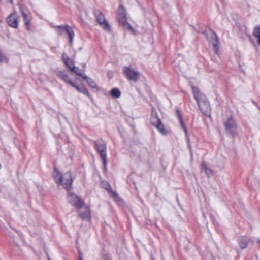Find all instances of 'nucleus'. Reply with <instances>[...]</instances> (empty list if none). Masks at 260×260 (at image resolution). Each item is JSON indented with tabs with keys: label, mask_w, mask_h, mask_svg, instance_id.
Instances as JSON below:
<instances>
[{
	"label": "nucleus",
	"mask_w": 260,
	"mask_h": 260,
	"mask_svg": "<svg viewBox=\"0 0 260 260\" xmlns=\"http://www.w3.org/2000/svg\"><path fill=\"white\" fill-rule=\"evenodd\" d=\"M79 92L86 95L87 96H88L89 98L90 96L89 91H88L87 88L84 86H83V85L81 86V90Z\"/></svg>",
	"instance_id": "nucleus-26"
},
{
	"label": "nucleus",
	"mask_w": 260,
	"mask_h": 260,
	"mask_svg": "<svg viewBox=\"0 0 260 260\" xmlns=\"http://www.w3.org/2000/svg\"><path fill=\"white\" fill-rule=\"evenodd\" d=\"M188 148H189V150H190V155H191V156H192V155H193V153H192V148H191V145H190V143L188 144Z\"/></svg>",
	"instance_id": "nucleus-29"
},
{
	"label": "nucleus",
	"mask_w": 260,
	"mask_h": 260,
	"mask_svg": "<svg viewBox=\"0 0 260 260\" xmlns=\"http://www.w3.org/2000/svg\"><path fill=\"white\" fill-rule=\"evenodd\" d=\"M258 243L259 244V248H260V238L257 241Z\"/></svg>",
	"instance_id": "nucleus-32"
},
{
	"label": "nucleus",
	"mask_w": 260,
	"mask_h": 260,
	"mask_svg": "<svg viewBox=\"0 0 260 260\" xmlns=\"http://www.w3.org/2000/svg\"><path fill=\"white\" fill-rule=\"evenodd\" d=\"M70 85L75 88L78 91L80 92L81 88V86L78 85L76 83L73 81Z\"/></svg>",
	"instance_id": "nucleus-27"
},
{
	"label": "nucleus",
	"mask_w": 260,
	"mask_h": 260,
	"mask_svg": "<svg viewBox=\"0 0 260 260\" xmlns=\"http://www.w3.org/2000/svg\"><path fill=\"white\" fill-rule=\"evenodd\" d=\"M150 120L152 125L155 127L162 135H167V132L166 130L164 125L159 118L156 111L153 109L152 110Z\"/></svg>",
	"instance_id": "nucleus-3"
},
{
	"label": "nucleus",
	"mask_w": 260,
	"mask_h": 260,
	"mask_svg": "<svg viewBox=\"0 0 260 260\" xmlns=\"http://www.w3.org/2000/svg\"><path fill=\"white\" fill-rule=\"evenodd\" d=\"M55 28V31L58 36H62L67 33L69 37V43L71 45L73 43L75 34L73 28L68 25H57L53 27Z\"/></svg>",
	"instance_id": "nucleus-4"
},
{
	"label": "nucleus",
	"mask_w": 260,
	"mask_h": 260,
	"mask_svg": "<svg viewBox=\"0 0 260 260\" xmlns=\"http://www.w3.org/2000/svg\"><path fill=\"white\" fill-rule=\"evenodd\" d=\"M70 85L75 88L78 91L80 92L81 88V86L78 85L76 83L73 81Z\"/></svg>",
	"instance_id": "nucleus-28"
},
{
	"label": "nucleus",
	"mask_w": 260,
	"mask_h": 260,
	"mask_svg": "<svg viewBox=\"0 0 260 260\" xmlns=\"http://www.w3.org/2000/svg\"><path fill=\"white\" fill-rule=\"evenodd\" d=\"M201 169L205 171V173L208 177H210L213 174L212 170L209 168L206 162H202L201 165Z\"/></svg>",
	"instance_id": "nucleus-19"
},
{
	"label": "nucleus",
	"mask_w": 260,
	"mask_h": 260,
	"mask_svg": "<svg viewBox=\"0 0 260 260\" xmlns=\"http://www.w3.org/2000/svg\"><path fill=\"white\" fill-rule=\"evenodd\" d=\"M48 260H51V259H50V258H48Z\"/></svg>",
	"instance_id": "nucleus-34"
},
{
	"label": "nucleus",
	"mask_w": 260,
	"mask_h": 260,
	"mask_svg": "<svg viewBox=\"0 0 260 260\" xmlns=\"http://www.w3.org/2000/svg\"><path fill=\"white\" fill-rule=\"evenodd\" d=\"M249 239L244 236H241L238 239L239 246L241 250L247 247Z\"/></svg>",
	"instance_id": "nucleus-16"
},
{
	"label": "nucleus",
	"mask_w": 260,
	"mask_h": 260,
	"mask_svg": "<svg viewBox=\"0 0 260 260\" xmlns=\"http://www.w3.org/2000/svg\"><path fill=\"white\" fill-rule=\"evenodd\" d=\"M224 127L225 129L233 137L236 135L235 129L237 126L235 121L233 117L231 116L228 118L224 123Z\"/></svg>",
	"instance_id": "nucleus-8"
},
{
	"label": "nucleus",
	"mask_w": 260,
	"mask_h": 260,
	"mask_svg": "<svg viewBox=\"0 0 260 260\" xmlns=\"http://www.w3.org/2000/svg\"><path fill=\"white\" fill-rule=\"evenodd\" d=\"M199 107L203 114L206 116H209L210 115L211 108L209 101L201 104V105H200V106H199Z\"/></svg>",
	"instance_id": "nucleus-14"
},
{
	"label": "nucleus",
	"mask_w": 260,
	"mask_h": 260,
	"mask_svg": "<svg viewBox=\"0 0 260 260\" xmlns=\"http://www.w3.org/2000/svg\"><path fill=\"white\" fill-rule=\"evenodd\" d=\"M57 76L66 83L70 84L73 81L65 71H59L57 73Z\"/></svg>",
	"instance_id": "nucleus-15"
},
{
	"label": "nucleus",
	"mask_w": 260,
	"mask_h": 260,
	"mask_svg": "<svg viewBox=\"0 0 260 260\" xmlns=\"http://www.w3.org/2000/svg\"><path fill=\"white\" fill-rule=\"evenodd\" d=\"M95 148L99 153L103 164V169L104 171L107 170V165L108 163L107 157V144L102 139H99L93 141Z\"/></svg>",
	"instance_id": "nucleus-2"
},
{
	"label": "nucleus",
	"mask_w": 260,
	"mask_h": 260,
	"mask_svg": "<svg viewBox=\"0 0 260 260\" xmlns=\"http://www.w3.org/2000/svg\"><path fill=\"white\" fill-rule=\"evenodd\" d=\"M19 8L20 11L23 16L24 23L25 25H26V26H27L28 28L29 26L30 25V22H29V20L28 17V15L26 13L25 11L24 10L23 6L22 5H20Z\"/></svg>",
	"instance_id": "nucleus-18"
},
{
	"label": "nucleus",
	"mask_w": 260,
	"mask_h": 260,
	"mask_svg": "<svg viewBox=\"0 0 260 260\" xmlns=\"http://www.w3.org/2000/svg\"><path fill=\"white\" fill-rule=\"evenodd\" d=\"M83 79L85 80L89 85L92 88H98V86L96 82L91 78L88 77L85 75V76H83Z\"/></svg>",
	"instance_id": "nucleus-20"
},
{
	"label": "nucleus",
	"mask_w": 260,
	"mask_h": 260,
	"mask_svg": "<svg viewBox=\"0 0 260 260\" xmlns=\"http://www.w3.org/2000/svg\"><path fill=\"white\" fill-rule=\"evenodd\" d=\"M68 200L71 204L77 209L83 207V205L85 203L79 196L74 193H70L68 197Z\"/></svg>",
	"instance_id": "nucleus-11"
},
{
	"label": "nucleus",
	"mask_w": 260,
	"mask_h": 260,
	"mask_svg": "<svg viewBox=\"0 0 260 260\" xmlns=\"http://www.w3.org/2000/svg\"><path fill=\"white\" fill-rule=\"evenodd\" d=\"M72 71L74 72L77 75L82 77L83 78L84 76H85V74H83L81 72V70L76 66H74V67H73Z\"/></svg>",
	"instance_id": "nucleus-25"
},
{
	"label": "nucleus",
	"mask_w": 260,
	"mask_h": 260,
	"mask_svg": "<svg viewBox=\"0 0 260 260\" xmlns=\"http://www.w3.org/2000/svg\"><path fill=\"white\" fill-rule=\"evenodd\" d=\"M78 209L79 215L83 219L86 220L90 219L91 216L89 208L85 203L83 205V207Z\"/></svg>",
	"instance_id": "nucleus-12"
},
{
	"label": "nucleus",
	"mask_w": 260,
	"mask_h": 260,
	"mask_svg": "<svg viewBox=\"0 0 260 260\" xmlns=\"http://www.w3.org/2000/svg\"><path fill=\"white\" fill-rule=\"evenodd\" d=\"M94 14L96 18V21L99 24L106 30L110 31L111 27L106 20L105 17L103 13L100 10H96L94 11Z\"/></svg>",
	"instance_id": "nucleus-6"
},
{
	"label": "nucleus",
	"mask_w": 260,
	"mask_h": 260,
	"mask_svg": "<svg viewBox=\"0 0 260 260\" xmlns=\"http://www.w3.org/2000/svg\"><path fill=\"white\" fill-rule=\"evenodd\" d=\"M79 260H83L82 253L80 251H79Z\"/></svg>",
	"instance_id": "nucleus-31"
},
{
	"label": "nucleus",
	"mask_w": 260,
	"mask_h": 260,
	"mask_svg": "<svg viewBox=\"0 0 260 260\" xmlns=\"http://www.w3.org/2000/svg\"><path fill=\"white\" fill-rule=\"evenodd\" d=\"M52 175L55 182L57 184L61 183L63 188L68 191L72 189L74 179L72 177L71 172H67L63 175H61L59 170L55 168L53 172Z\"/></svg>",
	"instance_id": "nucleus-1"
},
{
	"label": "nucleus",
	"mask_w": 260,
	"mask_h": 260,
	"mask_svg": "<svg viewBox=\"0 0 260 260\" xmlns=\"http://www.w3.org/2000/svg\"><path fill=\"white\" fill-rule=\"evenodd\" d=\"M117 19L119 23L126 29H133L132 26L127 21L125 10L123 5H120L117 12Z\"/></svg>",
	"instance_id": "nucleus-5"
},
{
	"label": "nucleus",
	"mask_w": 260,
	"mask_h": 260,
	"mask_svg": "<svg viewBox=\"0 0 260 260\" xmlns=\"http://www.w3.org/2000/svg\"><path fill=\"white\" fill-rule=\"evenodd\" d=\"M253 35L257 39V43L260 46V26H256L254 28Z\"/></svg>",
	"instance_id": "nucleus-23"
},
{
	"label": "nucleus",
	"mask_w": 260,
	"mask_h": 260,
	"mask_svg": "<svg viewBox=\"0 0 260 260\" xmlns=\"http://www.w3.org/2000/svg\"><path fill=\"white\" fill-rule=\"evenodd\" d=\"M64 55H66V54L63 53L62 57L64 61V63L67 66V67H68L71 71L72 70L73 67H74L75 66L74 63L72 60L70 59L69 58L67 57V58H66Z\"/></svg>",
	"instance_id": "nucleus-21"
},
{
	"label": "nucleus",
	"mask_w": 260,
	"mask_h": 260,
	"mask_svg": "<svg viewBox=\"0 0 260 260\" xmlns=\"http://www.w3.org/2000/svg\"><path fill=\"white\" fill-rule=\"evenodd\" d=\"M210 37L211 42L213 46V49L217 54L219 52V46L220 45L219 40L216 32L212 29H209L207 32Z\"/></svg>",
	"instance_id": "nucleus-9"
},
{
	"label": "nucleus",
	"mask_w": 260,
	"mask_h": 260,
	"mask_svg": "<svg viewBox=\"0 0 260 260\" xmlns=\"http://www.w3.org/2000/svg\"><path fill=\"white\" fill-rule=\"evenodd\" d=\"M191 88L194 98L197 101L198 106L208 101L206 96L202 93L198 87L192 86Z\"/></svg>",
	"instance_id": "nucleus-7"
},
{
	"label": "nucleus",
	"mask_w": 260,
	"mask_h": 260,
	"mask_svg": "<svg viewBox=\"0 0 260 260\" xmlns=\"http://www.w3.org/2000/svg\"><path fill=\"white\" fill-rule=\"evenodd\" d=\"M185 137L187 138V143H188V144H189V143H190V139H189V135L188 134V132L187 131V134L185 133Z\"/></svg>",
	"instance_id": "nucleus-30"
},
{
	"label": "nucleus",
	"mask_w": 260,
	"mask_h": 260,
	"mask_svg": "<svg viewBox=\"0 0 260 260\" xmlns=\"http://www.w3.org/2000/svg\"><path fill=\"white\" fill-rule=\"evenodd\" d=\"M101 184L103 187L105 189L109 192L112 193L114 195L116 196L117 193L116 192H113L110 184L106 181H103L101 182Z\"/></svg>",
	"instance_id": "nucleus-22"
},
{
	"label": "nucleus",
	"mask_w": 260,
	"mask_h": 260,
	"mask_svg": "<svg viewBox=\"0 0 260 260\" xmlns=\"http://www.w3.org/2000/svg\"><path fill=\"white\" fill-rule=\"evenodd\" d=\"M176 116L177 118L178 119L180 124L181 125V127L183 128L184 133L187 134V128L185 126V124L183 121L182 114L181 111L177 109L176 111Z\"/></svg>",
	"instance_id": "nucleus-17"
},
{
	"label": "nucleus",
	"mask_w": 260,
	"mask_h": 260,
	"mask_svg": "<svg viewBox=\"0 0 260 260\" xmlns=\"http://www.w3.org/2000/svg\"><path fill=\"white\" fill-rule=\"evenodd\" d=\"M8 25L14 28H17L18 26V17L15 14H12L7 18Z\"/></svg>",
	"instance_id": "nucleus-13"
},
{
	"label": "nucleus",
	"mask_w": 260,
	"mask_h": 260,
	"mask_svg": "<svg viewBox=\"0 0 260 260\" xmlns=\"http://www.w3.org/2000/svg\"><path fill=\"white\" fill-rule=\"evenodd\" d=\"M124 73L126 77L129 80L136 82L139 78V73L132 69L130 67H125L124 68Z\"/></svg>",
	"instance_id": "nucleus-10"
},
{
	"label": "nucleus",
	"mask_w": 260,
	"mask_h": 260,
	"mask_svg": "<svg viewBox=\"0 0 260 260\" xmlns=\"http://www.w3.org/2000/svg\"><path fill=\"white\" fill-rule=\"evenodd\" d=\"M11 2L12 3L13 2V0H11Z\"/></svg>",
	"instance_id": "nucleus-33"
},
{
	"label": "nucleus",
	"mask_w": 260,
	"mask_h": 260,
	"mask_svg": "<svg viewBox=\"0 0 260 260\" xmlns=\"http://www.w3.org/2000/svg\"><path fill=\"white\" fill-rule=\"evenodd\" d=\"M110 94L112 96L115 98H118L121 95V92L119 89L117 88H114L111 90Z\"/></svg>",
	"instance_id": "nucleus-24"
}]
</instances>
